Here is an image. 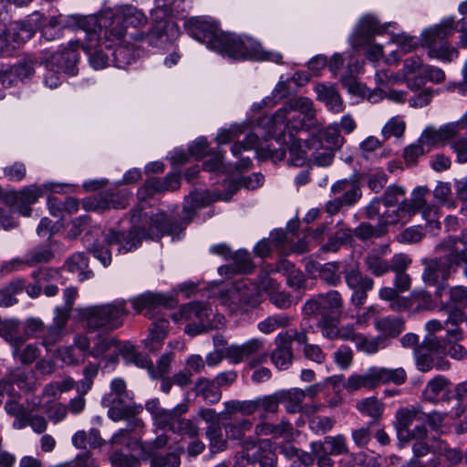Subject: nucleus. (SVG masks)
Wrapping results in <instances>:
<instances>
[{
  "label": "nucleus",
  "mask_w": 467,
  "mask_h": 467,
  "mask_svg": "<svg viewBox=\"0 0 467 467\" xmlns=\"http://www.w3.org/2000/svg\"><path fill=\"white\" fill-rule=\"evenodd\" d=\"M320 127L321 125L316 119V109L311 99L305 97L291 99L275 114L264 116L258 119V130H263L266 136L275 138L278 144L285 146V148L275 149L268 145L265 149L260 150V155L277 162L285 159L288 150V163L302 167L307 161V145L296 135L303 130Z\"/></svg>",
  "instance_id": "nucleus-1"
},
{
  "label": "nucleus",
  "mask_w": 467,
  "mask_h": 467,
  "mask_svg": "<svg viewBox=\"0 0 467 467\" xmlns=\"http://www.w3.org/2000/svg\"><path fill=\"white\" fill-rule=\"evenodd\" d=\"M132 228L128 233H119L113 229L105 234L108 245H119V252L126 254L136 249L141 243L142 237L158 239L163 234H175L182 232L186 223L171 222L165 213H146L140 206L132 211Z\"/></svg>",
  "instance_id": "nucleus-2"
},
{
  "label": "nucleus",
  "mask_w": 467,
  "mask_h": 467,
  "mask_svg": "<svg viewBox=\"0 0 467 467\" xmlns=\"http://www.w3.org/2000/svg\"><path fill=\"white\" fill-rule=\"evenodd\" d=\"M213 50L235 59H254L281 63L282 55L265 50L255 39L248 36H237L221 32L215 39Z\"/></svg>",
  "instance_id": "nucleus-3"
},
{
  "label": "nucleus",
  "mask_w": 467,
  "mask_h": 467,
  "mask_svg": "<svg viewBox=\"0 0 467 467\" xmlns=\"http://www.w3.org/2000/svg\"><path fill=\"white\" fill-rule=\"evenodd\" d=\"M147 22L144 13L131 5H118L115 10H104L101 16V25L106 26L103 45L106 48H111V44L107 45L106 42H119L124 37L128 26L141 27Z\"/></svg>",
  "instance_id": "nucleus-4"
},
{
  "label": "nucleus",
  "mask_w": 467,
  "mask_h": 467,
  "mask_svg": "<svg viewBox=\"0 0 467 467\" xmlns=\"http://www.w3.org/2000/svg\"><path fill=\"white\" fill-rule=\"evenodd\" d=\"M454 244L453 240H443L437 246L436 251L443 253V257L424 259V272L422 279L425 284L437 285L436 297H441L445 289V282L454 272Z\"/></svg>",
  "instance_id": "nucleus-5"
},
{
  "label": "nucleus",
  "mask_w": 467,
  "mask_h": 467,
  "mask_svg": "<svg viewBox=\"0 0 467 467\" xmlns=\"http://www.w3.org/2000/svg\"><path fill=\"white\" fill-rule=\"evenodd\" d=\"M128 313L124 300L92 306L79 311L82 320L92 330L98 328L114 330L123 324V319Z\"/></svg>",
  "instance_id": "nucleus-6"
},
{
  "label": "nucleus",
  "mask_w": 467,
  "mask_h": 467,
  "mask_svg": "<svg viewBox=\"0 0 467 467\" xmlns=\"http://www.w3.org/2000/svg\"><path fill=\"white\" fill-rule=\"evenodd\" d=\"M40 15L35 13L26 20L0 23V55L9 56L28 41L39 26Z\"/></svg>",
  "instance_id": "nucleus-7"
},
{
  "label": "nucleus",
  "mask_w": 467,
  "mask_h": 467,
  "mask_svg": "<svg viewBox=\"0 0 467 467\" xmlns=\"http://www.w3.org/2000/svg\"><path fill=\"white\" fill-rule=\"evenodd\" d=\"M131 400L126 382L114 379L110 383V392L103 398V403L109 407L108 416L114 421L133 418L142 410V407L128 403Z\"/></svg>",
  "instance_id": "nucleus-8"
},
{
  "label": "nucleus",
  "mask_w": 467,
  "mask_h": 467,
  "mask_svg": "<svg viewBox=\"0 0 467 467\" xmlns=\"http://www.w3.org/2000/svg\"><path fill=\"white\" fill-rule=\"evenodd\" d=\"M453 33V21L446 20L425 32V44L428 56L442 62H451L458 57V50L449 46L446 38Z\"/></svg>",
  "instance_id": "nucleus-9"
},
{
  "label": "nucleus",
  "mask_w": 467,
  "mask_h": 467,
  "mask_svg": "<svg viewBox=\"0 0 467 467\" xmlns=\"http://www.w3.org/2000/svg\"><path fill=\"white\" fill-rule=\"evenodd\" d=\"M268 351L265 342L262 338L254 337L243 344H233L225 348V358L234 364L247 361L249 367L254 368L266 361Z\"/></svg>",
  "instance_id": "nucleus-10"
},
{
  "label": "nucleus",
  "mask_w": 467,
  "mask_h": 467,
  "mask_svg": "<svg viewBox=\"0 0 467 467\" xmlns=\"http://www.w3.org/2000/svg\"><path fill=\"white\" fill-rule=\"evenodd\" d=\"M212 314V308L201 302H192L182 306L180 309V317L182 319L190 322L184 328L185 333L190 336H196L217 328V325H213L208 320Z\"/></svg>",
  "instance_id": "nucleus-11"
},
{
  "label": "nucleus",
  "mask_w": 467,
  "mask_h": 467,
  "mask_svg": "<svg viewBox=\"0 0 467 467\" xmlns=\"http://www.w3.org/2000/svg\"><path fill=\"white\" fill-rule=\"evenodd\" d=\"M254 287L249 286L244 281H238L220 295L223 305L228 306L232 311L256 304Z\"/></svg>",
  "instance_id": "nucleus-12"
},
{
  "label": "nucleus",
  "mask_w": 467,
  "mask_h": 467,
  "mask_svg": "<svg viewBox=\"0 0 467 467\" xmlns=\"http://www.w3.org/2000/svg\"><path fill=\"white\" fill-rule=\"evenodd\" d=\"M80 47L78 40L70 41L62 50L54 53L46 61V67L51 71H63L68 75L77 74L78 56L77 50Z\"/></svg>",
  "instance_id": "nucleus-13"
},
{
  "label": "nucleus",
  "mask_w": 467,
  "mask_h": 467,
  "mask_svg": "<svg viewBox=\"0 0 467 467\" xmlns=\"http://www.w3.org/2000/svg\"><path fill=\"white\" fill-rule=\"evenodd\" d=\"M429 192L430 190L427 187L420 186L416 188L412 192L410 200L402 201V211L407 212L410 216L420 211L422 217L428 223H437L439 209L434 204H427L426 196Z\"/></svg>",
  "instance_id": "nucleus-14"
},
{
  "label": "nucleus",
  "mask_w": 467,
  "mask_h": 467,
  "mask_svg": "<svg viewBox=\"0 0 467 467\" xmlns=\"http://www.w3.org/2000/svg\"><path fill=\"white\" fill-rule=\"evenodd\" d=\"M44 192L40 187L35 184L28 185L19 192H6L2 196L3 202L9 205H16L18 213L23 216H29L32 209L30 205L36 203Z\"/></svg>",
  "instance_id": "nucleus-15"
},
{
  "label": "nucleus",
  "mask_w": 467,
  "mask_h": 467,
  "mask_svg": "<svg viewBox=\"0 0 467 467\" xmlns=\"http://www.w3.org/2000/svg\"><path fill=\"white\" fill-rule=\"evenodd\" d=\"M464 128L463 121L451 122L440 128L428 127L420 137V142L428 147L443 146L448 141H453L461 130Z\"/></svg>",
  "instance_id": "nucleus-16"
},
{
  "label": "nucleus",
  "mask_w": 467,
  "mask_h": 467,
  "mask_svg": "<svg viewBox=\"0 0 467 467\" xmlns=\"http://www.w3.org/2000/svg\"><path fill=\"white\" fill-rule=\"evenodd\" d=\"M449 300L442 309H447L446 326H459L464 320L463 309L467 307V287L455 285L448 291Z\"/></svg>",
  "instance_id": "nucleus-17"
},
{
  "label": "nucleus",
  "mask_w": 467,
  "mask_h": 467,
  "mask_svg": "<svg viewBox=\"0 0 467 467\" xmlns=\"http://www.w3.org/2000/svg\"><path fill=\"white\" fill-rule=\"evenodd\" d=\"M187 31L192 37L205 43L211 49L213 48L215 39L222 32L215 23L201 18L192 19L188 24Z\"/></svg>",
  "instance_id": "nucleus-18"
},
{
  "label": "nucleus",
  "mask_w": 467,
  "mask_h": 467,
  "mask_svg": "<svg viewBox=\"0 0 467 467\" xmlns=\"http://www.w3.org/2000/svg\"><path fill=\"white\" fill-rule=\"evenodd\" d=\"M134 309L140 313L146 310L145 316L151 317L150 311L159 306L171 307L174 300L160 293L147 292L131 300Z\"/></svg>",
  "instance_id": "nucleus-19"
},
{
  "label": "nucleus",
  "mask_w": 467,
  "mask_h": 467,
  "mask_svg": "<svg viewBox=\"0 0 467 467\" xmlns=\"http://www.w3.org/2000/svg\"><path fill=\"white\" fill-rule=\"evenodd\" d=\"M258 436H272L275 439H284L290 441L295 437V429L292 423L286 420H282L278 423H270L263 421L258 423L254 429Z\"/></svg>",
  "instance_id": "nucleus-20"
},
{
  "label": "nucleus",
  "mask_w": 467,
  "mask_h": 467,
  "mask_svg": "<svg viewBox=\"0 0 467 467\" xmlns=\"http://www.w3.org/2000/svg\"><path fill=\"white\" fill-rule=\"evenodd\" d=\"M420 413L421 410L418 407L401 408L397 411L395 429L400 442L408 443V439L412 432L410 426Z\"/></svg>",
  "instance_id": "nucleus-21"
},
{
  "label": "nucleus",
  "mask_w": 467,
  "mask_h": 467,
  "mask_svg": "<svg viewBox=\"0 0 467 467\" xmlns=\"http://www.w3.org/2000/svg\"><path fill=\"white\" fill-rule=\"evenodd\" d=\"M450 382L441 376L431 379L423 390V399L433 404L450 400Z\"/></svg>",
  "instance_id": "nucleus-22"
},
{
  "label": "nucleus",
  "mask_w": 467,
  "mask_h": 467,
  "mask_svg": "<svg viewBox=\"0 0 467 467\" xmlns=\"http://www.w3.org/2000/svg\"><path fill=\"white\" fill-rule=\"evenodd\" d=\"M315 91L317 99L324 102L329 110L335 113H340L344 110L343 100L333 85L317 84Z\"/></svg>",
  "instance_id": "nucleus-23"
},
{
  "label": "nucleus",
  "mask_w": 467,
  "mask_h": 467,
  "mask_svg": "<svg viewBox=\"0 0 467 467\" xmlns=\"http://www.w3.org/2000/svg\"><path fill=\"white\" fill-rule=\"evenodd\" d=\"M216 198L212 196L209 192H192L186 199V203L182 210V220L186 224L191 222L195 214L194 210L197 207L206 206L214 202Z\"/></svg>",
  "instance_id": "nucleus-24"
},
{
  "label": "nucleus",
  "mask_w": 467,
  "mask_h": 467,
  "mask_svg": "<svg viewBox=\"0 0 467 467\" xmlns=\"http://www.w3.org/2000/svg\"><path fill=\"white\" fill-rule=\"evenodd\" d=\"M101 16H83L78 19V26L86 32V43H93L100 40V36L105 38L106 26L101 25Z\"/></svg>",
  "instance_id": "nucleus-25"
},
{
  "label": "nucleus",
  "mask_w": 467,
  "mask_h": 467,
  "mask_svg": "<svg viewBox=\"0 0 467 467\" xmlns=\"http://www.w3.org/2000/svg\"><path fill=\"white\" fill-rule=\"evenodd\" d=\"M348 391H356L361 388L373 389L377 388L374 367L369 368L364 374H353L343 383Z\"/></svg>",
  "instance_id": "nucleus-26"
},
{
  "label": "nucleus",
  "mask_w": 467,
  "mask_h": 467,
  "mask_svg": "<svg viewBox=\"0 0 467 467\" xmlns=\"http://www.w3.org/2000/svg\"><path fill=\"white\" fill-rule=\"evenodd\" d=\"M427 437L428 430L425 425H417L412 429L408 442L413 441L412 452L414 457H424L431 451V447L426 441Z\"/></svg>",
  "instance_id": "nucleus-27"
},
{
  "label": "nucleus",
  "mask_w": 467,
  "mask_h": 467,
  "mask_svg": "<svg viewBox=\"0 0 467 467\" xmlns=\"http://www.w3.org/2000/svg\"><path fill=\"white\" fill-rule=\"evenodd\" d=\"M452 328H448L446 338L448 342L447 355L454 359H462L467 357L466 348L459 344L462 339V330L459 326H452Z\"/></svg>",
  "instance_id": "nucleus-28"
},
{
  "label": "nucleus",
  "mask_w": 467,
  "mask_h": 467,
  "mask_svg": "<svg viewBox=\"0 0 467 467\" xmlns=\"http://www.w3.org/2000/svg\"><path fill=\"white\" fill-rule=\"evenodd\" d=\"M314 149L311 154V161L317 166L327 167L329 166L335 156V150L324 146L323 141L317 140L315 137L310 140L309 149Z\"/></svg>",
  "instance_id": "nucleus-29"
},
{
  "label": "nucleus",
  "mask_w": 467,
  "mask_h": 467,
  "mask_svg": "<svg viewBox=\"0 0 467 467\" xmlns=\"http://www.w3.org/2000/svg\"><path fill=\"white\" fill-rule=\"evenodd\" d=\"M168 326L169 321L164 318H160L150 326L149 337L145 340L150 350L155 351L159 348L164 338L167 337Z\"/></svg>",
  "instance_id": "nucleus-30"
},
{
  "label": "nucleus",
  "mask_w": 467,
  "mask_h": 467,
  "mask_svg": "<svg viewBox=\"0 0 467 467\" xmlns=\"http://www.w3.org/2000/svg\"><path fill=\"white\" fill-rule=\"evenodd\" d=\"M286 337H276V348L271 355L272 361L280 369H286L292 362V349Z\"/></svg>",
  "instance_id": "nucleus-31"
},
{
  "label": "nucleus",
  "mask_w": 467,
  "mask_h": 467,
  "mask_svg": "<svg viewBox=\"0 0 467 467\" xmlns=\"http://www.w3.org/2000/svg\"><path fill=\"white\" fill-rule=\"evenodd\" d=\"M82 48L88 55V61L90 66L95 69H102L108 66L109 56L104 53L100 40L97 43H85L82 44Z\"/></svg>",
  "instance_id": "nucleus-32"
},
{
  "label": "nucleus",
  "mask_w": 467,
  "mask_h": 467,
  "mask_svg": "<svg viewBox=\"0 0 467 467\" xmlns=\"http://www.w3.org/2000/svg\"><path fill=\"white\" fill-rule=\"evenodd\" d=\"M195 391L211 404L217 403L222 398V392L215 381L207 378H201L196 381Z\"/></svg>",
  "instance_id": "nucleus-33"
},
{
  "label": "nucleus",
  "mask_w": 467,
  "mask_h": 467,
  "mask_svg": "<svg viewBox=\"0 0 467 467\" xmlns=\"http://www.w3.org/2000/svg\"><path fill=\"white\" fill-rule=\"evenodd\" d=\"M377 387L380 384H403L407 379V373L402 368H387L374 367Z\"/></svg>",
  "instance_id": "nucleus-34"
},
{
  "label": "nucleus",
  "mask_w": 467,
  "mask_h": 467,
  "mask_svg": "<svg viewBox=\"0 0 467 467\" xmlns=\"http://www.w3.org/2000/svg\"><path fill=\"white\" fill-rule=\"evenodd\" d=\"M280 403H283L288 413L299 412L304 400L303 389L294 388L288 390H279Z\"/></svg>",
  "instance_id": "nucleus-35"
},
{
  "label": "nucleus",
  "mask_w": 467,
  "mask_h": 467,
  "mask_svg": "<svg viewBox=\"0 0 467 467\" xmlns=\"http://www.w3.org/2000/svg\"><path fill=\"white\" fill-rule=\"evenodd\" d=\"M376 329L383 337H397L403 330V321L398 317H385L375 321Z\"/></svg>",
  "instance_id": "nucleus-36"
},
{
  "label": "nucleus",
  "mask_w": 467,
  "mask_h": 467,
  "mask_svg": "<svg viewBox=\"0 0 467 467\" xmlns=\"http://www.w3.org/2000/svg\"><path fill=\"white\" fill-rule=\"evenodd\" d=\"M188 410V405L182 403L176 406L173 410L162 409L160 413L154 417L153 420L155 425L161 429H166L171 431V426L176 421L178 416L185 413Z\"/></svg>",
  "instance_id": "nucleus-37"
},
{
  "label": "nucleus",
  "mask_w": 467,
  "mask_h": 467,
  "mask_svg": "<svg viewBox=\"0 0 467 467\" xmlns=\"http://www.w3.org/2000/svg\"><path fill=\"white\" fill-rule=\"evenodd\" d=\"M322 306V316L341 312L343 299L338 291L330 290L325 294H318Z\"/></svg>",
  "instance_id": "nucleus-38"
},
{
  "label": "nucleus",
  "mask_w": 467,
  "mask_h": 467,
  "mask_svg": "<svg viewBox=\"0 0 467 467\" xmlns=\"http://www.w3.org/2000/svg\"><path fill=\"white\" fill-rule=\"evenodd\" d=\"M68 271L79 272V279L81 281L88 279L93 275L92 271H84L88 267V258L82 253H76L71 255L65 264Z\"/></svg>",
  "instance_id": "nucleus-39"
},
{
  "label": "nucleus",
  "mask_w": 467,
  "mask_h": 467,
  "mask_svg": "<svg viewBox=\"0 0 467 467\" xmlns=\"http://www.w3.org/2000/svg\"><path fill=\"white\" fill-rule=\"evenodd\" d=\"M364 262L367 270L376 276H381L390 271L389 263L379 256L378 253L369 252Z\"/></svg>",
  "instance_id": "nucleus-40"
},
{
  "label": "nucleus",
  "mask_w": 467,
  "mask_h": 467,
  "mask_svg": "<svg viewBox=\"0 0 467 467\" xmlns=\"http://www.w3.org/2000/svg\"><path fill=\"white\" fill-rule=\"evenodd\" d=\"M120 355L127 363L135 364L140 368H149L150 360L143 354L138 352L130 343H125L119 349Z\"/></svg>",
  "instance_id": "nucleus-41"
},
{
  "label": "nucleus",
  "mask_w": 467,
  "mask_h": 467,
  "mask_svg": "<svg viewBox=\"0 0 467 467\" xmlns=\"http://www.w3.org/2000/svg\"><path fill=\"white\" fill-rule=\"evenodd\" d=\"M345 280L349 288L352 290L364 287L365 289H372L374 282L366 275H363L357 269H349L345 271Z\"/></svg>",
  "instance_id": "nucleus-42"
},
{
  "label": "nucleus",
  "mask_w": 467,
  "mask_h": 467,
  "mask_svg": "<svg viewBox=\"0 0 467 467\" xmlns=\"http://www.w3.org/2000/svg\"><path fill=\"white\" fill-rule=\"evenodd\" d=\"M114 43H117V46L112 52V56L117 67L123 68L135 60V53L132 47L120 45V41H115Z\"/></svg>",
  "instance_id": "nucleus-43"
},
{
  "label": "nucleus",
  "mask_w": 467,
  "mask_h": 467,
  "mask_svg": "<svg viewBox=\"0 0 467 467\" xmlns=\"http://www.w3.org/2000/svg\"><path fill=\"white\" fill-rule=\"evenodd\" d=\"M385 339L383 337H367L362 334H359L358 337H356L354 342L358 350L362 351L366 354H375L379 351L381 345H384Z\"/></svg>",
  "instance_id": "nucleus-44"
},
{
  "label": "nucleus",
  "mask_w": 467,
  "mask_h": 467,
  "mask_svg": "<svg viewBox=\"0 0 467 467\" xmlns=\"http://www.w3.org/2000/svg\"><path fill=\"white\" fill-rule=\"evenodd\" d=\"M455 400L450 411L451 418H459L467 410V380L456 386Z\"/></svg>",
  "instance_id": "nucleus-45"
},
{
  "label": "nucleus",
  "mask_w": 467,
  "mask_h": 467,
  "mask_svg": "<svg viewBox=\"0 0 467 467\" xmlns=\"http://www.w3.org/2000/svg\"><path fill=\"white\" fill-rule=\"evenodd\" d=\"M178 33L177 25L174 22L167 21L156 26L149 36L160 39L161 42H166L175 38Z\"/></svg>",
  "instance_id": "nucleus-46"
},
{
  "label": "nucleus",
  "mask_w": 467,
  "mask_h": 467,
  "mask_svg": "<svg viewBox=\"0 0 467 467\" xmlns=\"http://www.w3.org/2000/svg\"><path fill=\"white\" fill-rule=\"evenodd\" d=\"M357 410L371 418L378 419L383 411V404L375 397H370L358 401L356 405Z\"/></svg>",
  "instance_id": "nucleus-47"
},
{
  "label": "nucleus",
  "mask_w": 467,
  "mask_h": 467,
  "mask_svg": "<svg viewBox=\"0 0 467 467\" xmlns=\"http://www.w3.org/2000/svg\"><path fill=\"white\" fill-rule=\"evenodd\" d=\"M322 443L324 446H328V451H327L330 455H342L349 452L347 439L343 434L327 436Z\"/></svg>",
  "instance_id": "nucleus-48"
},
{
  "label": "nucleus",
  "mask_w": 467,
  "mask_h": 467,
  "mask_svg": "<svg viewBox=\"0 0 467 467\" xmlns=\"http://www.w3.org/2000/svg\"><path fill=\"white\" fill-rule=\"evenodd\" d=\"M40 348L36 344H28L25 347H16L13 351V356L22 364L30 365L40 356Z\"/></svg>",
  "instance_id": "nucleus-49"
},
{
  "label": "nucleus",
  "mask_w": 467,
  "mask_h": 467,
  "mask_svg": "<svg viewBox=\"0 0 467 467\" xmlns=\"http://www.w3.org/2000/svg\"><path fill=\"white\" fill-rule=\"evenodd\" d=\"M99 366L98 364L88 363L83 369V379L77 384V391L80 395H85L91 389L93 380L97 377Z\"/></svg>",
  "instance_id": "nucleus-50"
},
{
  "label": "nucleus",
  "mask_w": 467,
  "mask_h": 467,
  "mask_svg": "<svg viewBox=\"0 0 467 467\" xmlns=\"http://www.w3.org/2000/svg\"><path fill=\"white\" fill-rule=\"evenodd\" d=\"M290 323V318L284 314L268 317L258 324V329L264 334H269L278 327H285Z\"/></svg>",
  "instance_id": "nucleus-51"
},
{
  "label": "nucleus",
  "mask_w": 467,
  "mask_h": 467,
  "mask_svg": "<svg viewBox=\"0 0 467 467\" xmlns=\"http://www.w3.org/2000/svg\"><path fill=\"white\" fill-rule=\"evenodd\" d=\"M20 324L16 320H5L0 324V335L13 345L22 341L19 334Z\"/></svg>",
  "instance_id": "nucleus-52"
},
{
  "label": "nucleus",
  "mask_w": 467,
  "mask_h": 467,
  "mask_svg": "<svg viewBox=\"0 0 467 467\" xmlns=\"http://www.w3.org/2000/svg\"><path fill=\"white\" fill-rule=\"evenodd\" d=\"M339 263L329 262L322 265L319 276L329 285H337L341 282V276L338 274Z\"/></svg>",
  "instance_id": "nucleus-53"
},
{
  "label": "nucleus",
  "mask_w": 467,
  "mask_h": 467,
  "mask_svg": "<svg viewBox=\"0 0 467 467\" xmlns=\"http://www.w3.org/2000/svg\"><path fill=\"white\" fill-rule=\"evenodd\" d=\"M405 129V121L399 117H393L383 126L381 134L385 140L392 136L400 138L403 136Z\"/></svg>",
  "instance_id": "nucleus-54"
},
{
  "label": "nucleus",
  "mask_w": 467,
  "mask_h": 467,
  "mask_svg": "<svg viewBox=\"0 0 467 467\" xmlns=\"http://www.w3.org/2000/svg\"><path fill=\"white\" fill-rule=\"evenodd\" d=\"M258 401V410H263V414L261 415V419H265V413H276L278 411L280 400L278 391L263 397L257 398Z\"/></svg>",
  "instance_id": "nucleus-55"
},
{
  "label": "nucleus",
  "mask_w": 467,
  "mask_h": 467,
  "mask_svg": "<svg viewBox=\"0 0 467 467\" xmlns=\"http://www.w3.org/2000/svg\"><path fill=\"white\" fill-rule=\"evenodd\" d=\"M337 126V124L335 123L334 125H330L327 128H326L320 133L321 138L319 140L322 141V140L324 139L327 143L326 146L335 150L339 149L344 141V138L340 135Z\"/></svg>",
  "instance_id": "nucleus-56"
},
{
  "label": "nucleus",
  "mask_w": 467,
  "mask_h": 467,
  "mask_svg": "<svg viewBox=\"0 0 467 467\" xmlns=\"http://www.w3.org/2000/svg\"><path fill=\"white\" fill-rule=\"evenodd\" d=\"M143 426V421L140 419H137L135 417L131 418L130 420L128 422V428L127 429H121L119 430L116 434H114L110 440V442L112 444H127V441H129L130 434L131 431H135L136 429L141 428Z\"/></svg>",
  "instance_id": "nucleus-57"
},
{
  "label": "nucleus",
  "mask_w": 467,
  "mask_h": 467,
  "mask_svg": "<svg viewBox=\"0 0 467 467\" xmlns=\"http://www.w3.org/2000/svg\"><path fill=\"white\" fill-rule=\"evenodd\" d=\"M310 448L316 456L317 467H333L335 462L332 460L331 455L326 451L322 441H314L310 444Z\"/></svg>",
  "instance_id": "nucleus-58"
},
{
  "label": "nucleus",
  "mask_w": 467,
  "mask_h": 467,
  "mask_svg": "<svg viewBox=\"0 0 467 467\" xmlns=\"http://www.w3.org/2000/svg\"><path fill=\"white\" fill-rule=\"evenodd\" d=\"M337 323L338 320L328 316L323 315L317 323L322 336L328 339H337Z\"/></svg>",
  "instance_id": "nucleus-59"
},
{
  "label": "nucleus",
  "mask_w": 467,
  "mask_h": 467,
  "mask_svg": "<svg viewBox=\"0 0 467 467\" xmlns=\"http://www.w3.org/2000/svg\"><path fill=\"white\" fill-rule=\"evenodd\" d=\"M416 365L419 370L427 372L433 367L432 354L429 352L424 346H419L414 348Z\"/></svg>",
  "instance_id": "nucleus-60"
},
{
  "label": "nucleus",
  "mask_w": 467,
  "mask_h": 467,
  "mask_svg": "<svg viewBox=\"0 0 467 467\" xmlns=\"http://www.w3.org/2000/svg\"><path fill=\"white\" fill-rule=\"evenodd\" d=\"M206 436L210 441L213 451H223L225 448V441L223 439L222 429L219 423L209 425L206 430Z\"/></svg>",
  "instance_id": "nucleus-61"
},
{
  "label": "nucleus",
  "mask_w": 467,
  "mask_h": 467,
  "mask_svg": "<svg viewBox=\"0 0 467 467\" xmlns=\"http://www.w3.org/2000/svg\"><path fill=\"white\" fill-rule=\"evenodd\" d=\"M171 431L179 434H186L190 438L198 436L199 428L191 420L187 419H181L178 416L176 421L171 426Z\"/></svg>",
  "instance_id": "nucleus-62"
},
{
  "label": "nucleus",
  "mask_w": 467,
  "mask_h": 467,
  "mask_svg": "<svg viewBox=\"0 0 467 467\" xmlns=\"http://www.w3.org/2000/svg\"><path fill=\"white\" fill-rule=\"evenodd\" d=\"M252 426L253 422L251 420L243 419L237 422L227 424L225 431L229 438L238 440L243 438L245 431H249Z\"/></svg>",
  "instance_id": "nucleus-63"
},
{
  "label": "nucleus",
  "mask_w": 467,
  "mask_h": 467,
  "mask_svg": "<svg viewBox=\"0 0 467 467\" xmlns=\"http://www.w3.org/2000/svg\"><path fill=\"white\" fill-rule=\"evenodd\" d=\"M57 358L65 364L78 366L84 362L85 358L77 355L73 346L61 347L57 349Z\"/></svg>",
  "instance_id": "nucleus-64"
}]
</instances>
